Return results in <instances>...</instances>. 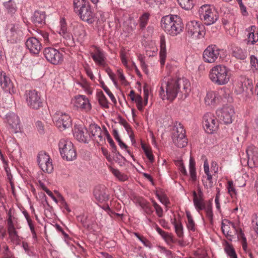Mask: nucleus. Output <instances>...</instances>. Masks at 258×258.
I'll return each mask as SVG.
<instances>
[{
  "instance_id": "1",
  "label": "nucleus",
  "mask_w": 258,
  "mask_h": 258,
  "mask_svg": "<svg viewBox=\"0 0 258 258\" xmlns=\"http://www.w3.org/2000/svg\"><path fill=\"white\" fill-rule=\"evenodd\" d=\"M190 84L185 78L170 79L165 78L161 83L160 91V97L162 100L172 102L179 93L186 97L190 91Z\"/></svg>"
},
{
  "instance_id": "2",
  "label": "nucleus",
  "mask_w": 258,
  "mask_h": 258,
  "mask_svg": "<svg viewBox=\"0 0 258 258\" xmlns=\"http://www.w3.org/2000/svg\"><path fill=\"white\" fill-rule=\"evenodd\" d=\"M161 26L164 31L171 36H176L183 30L181 19L177 15H168L162 18Z\"/></svg>"
},
{
  "instance_id": "3",
  "label": "nucleus",
  "mask_w": 258,
  "mask_h": 258,
  "mask_svg": "<svg viewBox=\"0 0 258 258\" xmlns=\"http://www.w3.org/2000/svg\"><path fill=\"white\" fill-rule=\"evenodd\" d=\"M231 73L229 69L222 64H218L211 68L209 78L215 84L224 85L230 81Z\"/></svg>"
},
{
  "instance_id": "4",
  "label": "nucleus",
  "mask_w": 258,
  "mask_h": 258,
  "mask_svg": "<svg viewBox=\"0 0 258 258\" xmlns=\"http://www.w3.org/2000/svg\"><path fill=\"white\" fill-rule=\"evenodd\" d=\"M199 13L201 20L206 25L214 24L219 18L218 11L210 5H203L200 8Z\"/></svg>"
},
{
  "instance_id": "5",
  "label": "nucleus",
  "mask_w": 258,
  "mask_h": 258,
  "mask_svg": "<svg viewBox=\"0 0 258 258\" xmlns=\"http://www.w3.org/2000/svg\"><path fill=\"white\" fill-rule=\"evenodd\" d=\"M226 222H227V224L223 222H222L221 224V230L223 233L228 239H231L233 236L232 232L230 230V227H232L233 230L236 232L237 237L241 242L243 249L245 252H246L247 250L246 239L244 237V234L242 233L241 230L237 228L233 223L228 221H226Z\"/></svg>"
},
{
  "instance_id": "6",
  "label": "nucleus",
  "mask_w": 258,
  "mask_h": 258,
  "mask_svg": "<svg viewBox=\"0 0 258 258\" xmlns=\"http://www.w3.org/2000/svg\"><path fill=\"white\" fill-rule=\"evenodd\" d=\"M60 155L63 159L72 161L77 157V154L73 143L67 139H61L58 143Z\"/></svg>"
},
{
  "instance_id": "7",
  "label": "nucleus",
  "mask_w": 258,
  "mask_h": 258,
  "mask_svg": "<svg viewBox=\"0 0 258 258\" xmlns=\"http://www.w3.org/2000/svg\"><path fill=\"white\" fill-rule=\"evenodd\" d=\"M53 120L60 131H62L72 126V119L70 115L60 111H56L53 116Z\"/></svg>"
},
{
  "instance_id": "8",
  "label": "nucleus",
  "mask_w": 258,
  "mask_h": 258,
  "mask_svg": "<svg viewBox=\"0 0 258 258\" xmlns=\"http://www.w3.org/2000/svg\"><path fill=\"white\" fill-rule=\"evenodd\" d=\"M24 27L18 24H11L7 32L8 41L12 43H17L22 40L24 36Z\"/></svg>"
},
{
  "instance_id": "9",
  "label": "nucleus",
  "mask_w": 258,
  "mask_h": 258,
  "mask_svg": "<svg viewBox=\"0 0 258 258\" xmlns=\"http://www.w3.org/2000/svg\"><path fill=\"white\" fill-rule=\"evenodd\" d=\"M216 114L220 120L225 124L232 122L235 118V111L231 105H224L216 111Z\"/></svg>"
},
{
  "instance_id": "10",
  "label": "nucleus",
  "mask_w": 258,
  "mask_h": 258,
  "mask_svg": "<svg viewBox=\"0 0 258 258\" xmlns=\"http://www.w3.org/2000/svg\"><path fill=\"white\" fill-rule=\"evenodd\" d=\"M186 28L188 35L193 39H200L205 34L204 26L200 22L189 21L187 23Z\"/></svg>"
},
{
  "instance_id": "11",
  "label": "nucleus",
  "mask_w": 258,
  "mask_h": 258,
  "mask_svg": "<svg viewBox=\"0 0 258 258\" xmlns=\"http://www.w3.org/2000/svg\"><path fill=\"white\" fill-rule=\"evenodd\" d=\"M71 104L73 106L82 111L88 113L92 109L89 99L83 95H77L72 98Z\"/></svg>"
},
{
  "instance_id": "12",
  "label": "nucleus",
  "mask_w": 258,
  "mask_h": 258,
  "mask_svg": "<svg viewBox=\"0 0 258 258\" xmlns=\"http://www.w3.org/2000/svg\"><path fill=\"white\" fill-rule=\"evenodd\" d=\"M234 92L240 94L245 92L247 95L252 94L253 83L251 80L242 77L234 85Z\"/></svg>"
},
{
  "instance_id": "13",
  "label": "nucleus",
  "mask_w": 258,
  "mask_h": 258,
  "mask_svg": "<svg viewBox=\"0 0 258 258\" xmlns=\"http://www.w3.org/2000/svg\"><path fill=\"white\" fill-rule=\"evenodd\" d=\"M25 98L28 105L31 108L38 109L42 105L40 93L35 90H30L25 92Z\"/></svg>"
},
{
  "instance_id": "14",
  "label": "nucleus",
  "mask_w": 258,
  "mask_h": 258,
  "mask_svg": "<svg viewBox=\"0 0 258 258\" xmlns=\"http://www.w3.org/2000/svg\"><path fill=\"white\" fill-rule=\"evenodd\" d=\"M105 130H107L105 126L101 129L97 124H92L89 127V136L98 144L102 146L105 143Z\"/></svg>"
},
{
  "instance_id": "15",
  "label": "nucleus",
  "mask_w": 258,
  "mask_h": 258,
  "mask_svg": "<svg viewBox=\"0 0 258 258\" xmlns=\"http://www.w3.org/2000/svg\"><path fill=\"white\" fill-rule=\"evenodd\" d=\"M37 162L43 171L48 173L53 171V166L52 160L46 152L41 151L39 153L37 156Z\"/></svg>"
},
{
  "instance_id": "16",
  "label": "nucleus",
  "mask_w": 258,
  "mask_h": 258,
  "mask_svg": "<svg viewBox=\"0 0 258 258\" xmlns=\"http://www.w3.org/2000/svg\"><path fill=\"white\" fill-rule=\"evenodd\" d=\"M43 53L48 61L53 64L57 65L60 64L63 61L62 54L54 48H45Z\"/></svg>"
},
{
  "instance_id": "17",
  "label": "nucleus",
  "mask_w": 258,
  "mask_h": 258,
  "mask_svg": "<svg viewBox=\"0 0 258 258\" xmlns=\"http://www.w3.org/2000/svg\"><path fill=\"white\" fill-rule=\"evenodd\" d=\"M220 49L215 45L208 46L204 51L203 54V59L208 63H214L220 58Z\"/></svg>"
},
{
  "instance_id": "18",
  "label": "nucleus",
  "mask_w": 258,
  "mask_h": 258,
  "mask_svg": "<svg viewBox=\"0 0 258 258\" xmlns=\"http://www.w3.org/2000/svg\"><path fill=\"white\" fill-rule=\"evenodd\" d=\"M5 122L7 127L12 133L21 132V123L19 116L13 112H10L6 116Z\"/></svg>"
},
{
  "instance_id": "19",
  "label": "nucleus",
  "mask_w": 258,
  "mask_h": 258,
  "mask_svg": "<svg viewBox=\"0 0 258 258\" xmlns=\"http://www.w3.org/2000/svg\"><path fill=\"white\" fill-rule=\"evenodd\" d=\"M203 125L206 132L211 134L218 129L219 122L213 114L207 113L203 117Z\"/></svg>"
},
{
  "instance_id": "20",
  "label": "nucleus",
  "mask_w": 258,
  "mask_h": 258,
  "mask_svg": "<svg viewBox=\"0 0 258 258\" xmlns=\"http://www.w3.org/2000/svg\"><path fill=\"white\" fill-rule=\"evenodd\" d=\"M7 228L9 234V238L11 242L15 245H18L21 242L20 236L16 230L15 225L13 222L11 215L7 220Z\"/></svg>"
},
{
  "instance_id": "21",
  "label": "nucleus",
  "mask_w": 258,
  "mask_h": 258,
  "mask_svg": "<svg viewBox=\"0 0 258 258\" xmlns=\"http://www.w3.org/2000/svg\"><path fill=\"white\" fill-rule=\"evenodd\" d=\"M226 90L225 88H223L218 92L214 91H208L205 98V103L208 105H215L219 102L220 98L226 93Z\"/></svg>"
},
{
  "instance_id": "22",
  "label": "nucleus",
  "mask_w": 258,
  "mask_h": 258,
  "mask_svg": "<svg viewBox=\"0 0 258 258\" xmlns=\"http://www.w3.org/2000/svg\"><path fill=\"white\" fill-rule=\"evenodd\" d=\"M204 171L205 176H203L202 182L205 188L207 189L211 188L216 183V180H214V175L210 172L208 160L206 159L204 163Z\"/></svg>"
},
{
  "instance_id": "23",
  "label": "nucleus",
  "mask_w": 258,
  "mask_h": 258,
  "mask_svg": "<svg viewBox=\"0 0 258 258\" xmlns=\"http://www.w3.org/2000/svg\"><path fill=\"white\" fill-rule=\"evenodd\" d=\"M246 153L247 156V164L252 168L258 165V151L257 149L253 146H249Z\"/></svg>"
},
{
  "instance_id": "24",
  "label": "nucleus",
  "mask_w": 258,
  "mask_h": 258,
  "mask_svg": "<svg viewBox=\"0 0 258 258\" xmlns=\"http://www.w3.org/2000/svg\"><path fill=\"white\" fill-rule=\"evenodd\" d=\"M0 84L2 88L6 92L10 94L16 92V88L9 77L5 73H2L0 75Z\"/></svg>"
},
{
  "instance_id": "25",
  "label": "nucleus",
  "mask_w": 258,
  "mask_h": 258,
  "mask_svg": "<svg viewBox=\"0 0 258 258\" xmlns=\"http://www.w3.org/2000/svg\"><path fill=\"white\" fill-rule=\"evenodd\" d=\"M91 55L97 65L103 68L106 67L105 56L103 51L98 47H95L94 50L91 52Z\"/></svg>"
},
{
  "instance_id": "26",
  "label": "nucleus",
  "mask_w": 258,
  "mask_h": 258,
  "mask_svg": "<svg viewBox=\"0 0 258 258\" xmlns=\"http://www.w3.org/2000/svg\"><path fill=\"white\" fill-rule=\"evenodd\" d=\"M80 18L84 21L89 24H92L94 22V14L89 5L78 9L77 12Z\"/></svg>"
},
{
  "instance_id": "27",
  "label": "nucleus",
  "mask_w": 258,
  "mask_h": 258,
  "mask_svg": "<svg viewBox=\"0 0 258 258\" xmlns=\"http://www.w3.org/2000/svg\"><path fill=\"white\" fill-rule=\"evenodd\" d=\"M75 138L80 142L87 143L89 138L87 130L82 126H75L74 129Z\"/></svg>"
},
{
  "instance_id": "28",
  "label": "nucleus",
  "mask_w": 258,
  "mask_h": 258,
  "mask_svg": "<svg viewBox=\"0 0 258 258\" xmlns=\"http://www.w3.org/2000/svg\"><path fill=\"white\" fill-rule=\"evenodd\" d=\"M25 44L30 52L34 54H38L42 47L41 44L39 40L35 37H30L28 38Z\"/></svg>"
},
{
  "instance_id": "29",
  "label": "nucleus",
  "mask_w": 258,
  "mask_h": 258,
  "mask_svg": "<svg viewBox=\"0 0 258 258\" xmlns=\"http://www.w3.org/2000/svg\"><path fill=\"white\" fill-rule=\"evenodd\" d=\"M73 33L75 36L81 40H83L87 35L85 26L79 23L73 24Z\"/></svg>"
},
{
  "instance_id": "30",
  "label": "nucleus",
  "mask_w": 258,
  "mask_h": 258,
  "mask_svg": "<svg viewBox=\"0 0 258 258\" xmlns=\"http://www.w3.org/2000/svg\"><path fill=\"white\" fill-rule=\"evenodd\" d=\"M107 190L104 186H96L94 190V196L99 202L105 201L108 199Z\"/></svg>"
},
{
  "instance_id": "31",
  "label": "nucleus",
  "mask_w": 258,
  "mask_h": 258,
  "mask_svg": "<svg viewBox=\"0 0 258 258\" xmlns=\"http://www.w3.org/2000/svg\"><path fill=\"white\" fill-rule=\"evenodd\" d=\"M128 96L132 101H134L136 103L138 110L140 111H143L144 110V107L147 105L144 104V101L143 100L141 96L136 94L134 90H131L130 91Z\"/></svg>"
},
{
  "instance_id": "32",
  "label": "nucleus",
  "mask_w": 258,
  "mask_h": 258,
  "mask_svg": "<svg viewBox=\"0 0 258 258\" xmlns=\"http://www.w3.org/2000/svg\"><path fill=\"white\" fill-rule=\"evenodd\" d=\"M248 32V42L252 44L258 41V32L255 26H251L247 29Z\"/></svg>"
},
{
  "instance_id": "33",
  "label": "nucleus",
  "mask_w": 258,
  "mask_h": 258,
  "mask_svg": "<svg viewBox=\"0 0 258 258\" xmlns=\"http://www.w3.org/2000/svg\"><path fill=\"white\" fill-rule=\"evenodd\" d=\"M166 58V48L165 39L162 37L160 39V61L162 66L165 64Z\"/></svg>"
},
{
  "instance_id": "34",
  "label": "nucleus",
  "mask_w": 258,
  "mask_h": 258,
  "mask_svg": "<svg viewBox=\"0 0 258 258\" xmlns=\"http://www.w3.org/2000/svg\"><path fill=\"white\" fill-rule=\"evenodd\" d=\"M45 15L44 12L35 11L32 17V21L36 26L45 23Z\"/></svg>"
},
{
  "instance_id": "35",
  "label": "nucleus",
  "mask_w": 258,
  "mask_h": 258,
  "mask_svg": "<svg viewBox=\"0 0 258 258\" xmlns=\"http://www.w3.org/2000/svg\"><path fill=\"white\" fill-rule=\"evenodd\" d=\"M193 197H194V204L197 209V210L200 212L201 210H204L205 208V204L204 202V201L200 195L198 196L196 191H194L192 192Z\"/></svg>"
},
{
  "instance_id": "36",
  "label": "nucleus",
  "mask_w": 258,
  "mask_h": 258,
  "mask_svg": "<svg viewBox=\"0 0 258 258\" xmlns=\"http://www.w3.org/2000/svg\"><path fill=\"white\" fill-rule=\"evenodd\" d=\"M185 134V131L183 125L179 122H176L173 127L172 131V139L176 136L180 137Z\"/></svg>"
},
{
  "instance_id": "37",
  "label": "nucleus",
  "mask_w": 258,
  "mask_h": 258,
  "mask_svg": "<svg viewBox=\"0 0 258 258\" xmlns=\"http://www.w3.org/2000/svg\"><path fill=\"white\" fill-rule=\"evenodd\" d=\"M232 56L239 59H244L247 56L246 52L244 51L241 48L237 46H234L232 48Z\"/></svg>"
},
{
  "instance_id": "38",
  "label": "nucleus",
  "mask_w": 258,
  "mask_h": 258,
  "mask_svg": "<svg viewBox=\"0 0 258 258\" xmlns=\"http://www.w3.org/2000/svg\"><path fill=\"white\" fill-rule=\"evenodd\" d=\"M172 141L174 144L179 148H183L186 146L187 144V140L185 137V134L180 137L176 136V137L172 138Z\"/></svg>"
},
{
  "instance_id": "39",
  "label": "nucleus",
  "mask_w": 258,
  "mask_h": 258,
  "mask_svg": "<svg viewBox=\"0 0 258 258\" xmlns=\"http://www.w3.org/2000/svg\"><path fill=\"white\" fill-rule=\"evenodd\" d=\"M6 12L11 15L14 14L17 9L16 3L13 0H9L4 3Z\"/></svg>"
},
{
  "instance_id": "40",
  "label": "nucleus",
  "mask_w": 258,
  "mask_h": 258,
  "mask_svg": "<svg viewBox=\"0 0 258 258\" xmlns=\"http://www.w3.org/2000/svg\"><path fill=\"white\" fill-rule=\"evenodd\" d=\"M171 223L174 225L175 231L177 236L179 238L182 237L183 236V228L181 222L180 221H177L175 218Z\"/></svg>"
},
{
  "instance_id": "41",
  "label": "nucleus",
  "mask_w": 258,
  "mask_h": 258,
  "mask_svg": "<svg viewBox=\"0 0 258 258\" xmlns=\"http://www.w3.org/2000/svg\"><path fill=\"white\" fill-rule=\"evenodd\" d=\"M110 171L120 181H125L128 179L127 176L120 172L118 169L113 168L111 167H109Z\"/></svg>"
},
{
  "instance_id": "42",
  "label": "nucleus",
  "mask_w": 258,
  "mask_h": 258,
  "mask_svg": "<svg viewBox=\"0 0 258 258\" xmlns=\"http://www.w3.org/2000/svg\"><path fill=\"white\" fill-rule=\"evenodd\" d=\"M196 163L194 159L190 157L189 159V170L190 177L193 181H195L197 179V172L195 167Z\"/></svg>"
},
{
  "instance_id": "43",
  "label": "nucleus",
  "mask_w": 258,
  "mask_h": 258,
  "mask_svg": "<svg viewBox=\"0 0 258 258\" xmlns=\"http://www.w3.org/2000/svg\"><path fill=\"white\" fill-rule=\"evenodd\" d=\"M79 84L87 94H92L93 88L91 87L90 83L86 80V79L82 78L79 81Z\"/></svg>"
},
{
  "instance_id": "44",
  "label": "nucleus",
  "mask_w": 258,
  "mask_h": 258,
  "mask_svg": "<svg viewBox=\"0 0 258 258\" xmlns=\"http://www.w3.org/2000/svg\"><path fill=\"white\" fill-rule=\"evenodd\" d=\"M97 98L99 104L103 107L107 108L109 107L108 101L102 91L97 93Z\"/></svg>"
},
{
  "instance_id": "45",
  "label": "nucleus",
  "mask_w": 258,
  "mask_h": 258,
  "mask_svg": "<svg viewBox=\"0 0 258 258\" xmlns=\"http://www.w3.org/2000/svg\"><path fill=\"white\" fill-rule=\"evenodd\" d=\"M226 188L228 194L232 198H236L237 192L232 180L228 181Z\"/></svg>"
},
{
  "instance_id": "46",
  "label": "nucleus",
  "mask_w": 258,
  "mask_h": 258,
  "mask_svg": "<svg viewBox=\"0 0 258 258\" xmlns=\"http://www.w3.org/2000/svg\"><path fill=\"white\" fill-rule=\"evenodd\" d=\"M142 148L149 161L151 162H153L154 161V156L152 153L151 148L143 143L142 144Z\"/></svg>"
},
{
  "instance_id": "47",
  "label": "nucleus",
  "mask_w": 258,
  "mask_h": 258,
  "mask_svg": "<svg viewBox=\"0 0 258 258\" xmlns=\"http://www.w3.org/2000/svg\"><path fill=\"white\" fill-rule=\"evenodd\" d=\"M224 250L230 258H237L233 247L227 242H226L225 244Z\"/></svg>"
},
{
  "instance_id": "48",
  "label": "nucleus",
  "mask_w": 258,
  "mask_h": 258,
  "mask_svg": "<svg viewBox=\"0 0 258 258\" xmlns=\"http://www.w3.org/2000/svg\"><path fill=\"white\" fill-rule=\"evenodd\" d=\"M186 214L187 218L186 223L187 227L189 230L195 231L196 230L195 223L192 219V216L189 212H186Z\"/></svg>"
},
{
  "instance_id": "49",
  "label": "nucleus",
  "mask_w": 258,
  "mask_h": 258,
  "mask_svg": "<svg viewBox=\"0 0 258 258\" xmlns=\"http://www.w3.org/2000/svg\"><path fill=\"white\" fill-rule=\"evenodd\" d=\"M89 5L88 2L86 0H74V10L77 13L78 9H82Z\"/></svg>"
},
{
  "instance_id": "50",
  "label": "nucleus",
  "mask_w": 258,
  "mask_h": 258,
  "mask_svg": "<svg viewBox=\"0 0 258 258\" xmlns=\"http://www.w3.org/2000/svg\"><path fill=\"white\" fill-rule=\"evenodd\" d=\"M61 35L63 37L68 36L67 23L64 19H61L60 21V30L59 32Z\"/></svg>"
},
{
  "instance_id": "51",
  "label": "nucleus",
  "mask_w": 258,
  "mask_h": 258,
  "mask_svg": "<svg viewBox=\"0 0 258 258\" xmlns=\"http://www.w3.org/2000/svg\"><path fill=\"white\" fill-rule=\"evenodd\" d=\"M180 6L185 10H189L193 7L192 0H178Z\"/></svg>"
},
{
  "instance_id": "52",
  "label": "nucleus",
  "mask_w": 258,
  "mask_h": 258,
  "mask_svg": "<svg viewBox=\"0 0 258 258\" xmlns=\"http://www.w3.org/2000/svg\"><path fill=\"white\" fill-rule=\"evenodd\" d=\"M100 83L101 85V87H102V89L106 92V93L108 95V96L110 98L111 100L113 103H115L116 102V99H115V97L114 96L113 94L110 91L109 88L105 85V84L103 81H102V80L100 81Z\"/></svg>"
},
{
  "instance_id": "53",
  "label": "nucleus",
  "mask_w": 258,
  "mask_h": 258,
  "mask_svg": "<svg viewBox=\"0 0 258 258\" xmlns=\"http://www.w3.org/2000/svg\"><path fill=\"white\" fill-rule=\"evenodd\" d=\"M116 75L121 85L125 86L128 85V83L125 79V78L123 74L122 70L121 69H118L116 72Z\"/></svg>"
},
{
  "instance_id": "54",
  "label": "nucleus",
  "mask_w": 258,
  "mask_h": 258,
  "mask_svg": "<svg viewBox=\"0 0 258 258\" xmlns=\"http://www.w3.org/2000/svg\"><path fill=\"white\" fill-rule=\"evenodd\" d=\"M120 57L121 62L126 68H128L127 55V52L124 48L121 49L120 51Z\"/></svg>"
},
{
  "instance_id": "55",
  "label": "nucleus",
  "mask_w": 258,
  "mask_h": 258,
  "mask_svg": "<svg viewBox=\"0 0 258 258\" xmlns=\"http://www.w3.org/2000/svg\"><path fill=\"white\" fill-rule=\"evenodd\" d=\"M149 17V14L145 13L143 14L140 18V27L141 29H144L146 27L148 24Z\"/></svg>"
},
{
  "instance_id": "56",
  "label": "nucleus",
  "mask_w": 258,
  "mask_h": 258,
  "mask_svg": "<svg viewBox=\"0 0 258 258\" xmlns=\"http://www.w3.org/2000/svg\"><path fill=\"white\" fill-rule=\"evenodd\" d=\"M152 203L157 216L160 218L162 217L163 216V211L162 207L154 200L152 201Z\"/></svg>"
},
{
  "instance_id": "57",
  "label": "nucleus",
  "mask_w": 258,
  "mask_h": 258,
  "mask_svg": "<svg viewBox=\"0 0 258 258\" xmlns=\"http://www.w3.org/2000/svg\"><path fill=\"white\" fill-rule=\"evenodd\" d=\"M134 235L144 244V245L148 247H151L152 246L151 243L145 237L140 235L138 233H134Z\"/></svg>"
},
{
  "instance_id": "58",
  "label": "nucleus",
  "mask_w": 258,
  "mask_h": 258,
  "mask_svg": "<svg viewBox=\"0 0 258 258\" xmlns=\"http://www.w3.org/2000/svg\"><path fill=\"white\" fill-rule=\"evenodd\" d=\"M23 214L25 216V217L26 218V219L27 220V221L28 222V224L29 225V226L30 227L31 232L35 234L34 226L33 224H32V221L28 213L26 211H24Z\"/></svg>"
},
{
  "instance_id": "59",
  "label": "nucleus",
  "mask_w": 258,
  "mask_h": 258,
  "mask_svg": "<svg viewBox=\"0 0 258 258\" xmlns=\"http://www.w3.org/2000/svg\"><path fill=\"white\" fill-rule=\"evenodd\" d=\"M212 209V204L211 203L208 204L207 206H205V208L204 209V210L205 211L206 216L210 221H212L213 218V213Z\"/></svg>"
},
{
  "instance_id": "60",
  "label": "nucleus",
  "mask_w": 258,
  "mask_h": 258,
  "mask_svg": "<svg viewBox=\"0 0 258 258\" xmlns=\"http://www.w3.org/2000/svg\"><path fill=\"white\" fill-rule=\"evenodd\" d=\"M157 196L158 199L160 200L161 203L164 205L165 206H168L170 204V201L168 198L165 195H160L159 194L157 195Z\"/></svg>"
},
{
  "instance_id": "61",
  "label": "nucleus",
  "mask_w": 258,
  "mask_h": 258,
  "mask_svg": "<svg viewBox=\"0 0 258 258\" xmlns=\"http://www.w3.org/2000/svg\"><path fill=\"white\" fill-rule=\"evenodd\" d=\"M218 165L215 161H212L211 164V171L210 172L214 176H216L218 172Z\"/></svg>"
},
{
  "instance_id": "62",
  "label": "nucleus",
  "mask_w": 258,
  "mask_h": 258,
  "mask_svg": "<svg viewBox=\"0 0 258 258\" xmlns=\"http://www.w3.org/2000/svg\"><path fill=\"white\" fill-rule=\"evenodd\" d=\"M36 127L37 131L40 134H43L45 133V128L43 122L41 121H37L36 122Z\"/></svg>"
},
{
  "instance_id": "63",
  "label": "nucleus",
  "mask_w": 258,
  "mask_h": 258,
  "mask_svg": "<svg viewBox=\"0 0 258 258\" xmlns=\"http://www.w3.org/2000/svg\"><path fill=\"white\" fill-rule=\"evenodd\" d=\"M250 65L253 71L258 70V60L253 55L250 56Z\"/></svg>"
},
{
  "instance_id": "64",
  "label": "nucleus",
  "mask_w": 258,
  "mask_h": 258,
  "mask_svg": "<svg viewBox=\"0 0 258 258\" xmlns=\"http://www.w3.org/2000/svg\"><path fill=\"white\" fill-rule=\"evenodd\" d=\"M252 224L255 231L258 235V213L255 214L253 215L252 220Z\"/></svg>"
}]
</instances>
